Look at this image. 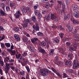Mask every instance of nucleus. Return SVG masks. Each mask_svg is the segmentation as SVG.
<instances>
[{
	"mask_svg": "<svg viewBox=\"0 0 79 79\" xmlns=\"http://www.w3.org/2000/svg\"><path fill=\"white\" fill-rule=\"evenodd\" d=\"M57 2L58 3V4H59V5H60V6L62 5V3H63V2H62V1H57Z\"/></svg>",
	"mask_w": 79,
	"mask_h": 79,
	"instance_id": "49",
	"label": "nucleus"
},
{
	"mask_svg": "<svg viewBox=\"0 0 79 79\" xmlns=\"http://www.w3.org/2000/svg\"><path fill=\"white\" fill-rule=\"evenodd\" d=\"M10 68L12 69L13 71H14L15 70V67L13 66L10 67Z\"/></svg>",
	"mask_w": 79,
	"mask_h": 79,
	"instance_id": "62",
	"label": "nucleus"
},
{
	"mask_svg": "<svg viewBox=\"0 0 79 79\" xmlns=\"http://www.w3.org/2000/svg\"><path fill=\"white\" fill-rule=\"evenodd\" d=\"M75 29H77V31H79V27L77 26L75 28Z\"/></svg>",
	"mask_w": 79,
	"mask_h": 79,
	"instance_id": "63",
	"label": "nucleus"
},
{
	"mask_svg": "<svg viewBox=\"0 0 79 79\" xmlns=\"http://www.w3.org/2000/svg\"><path fill=\"white\" fill-rule=\"evenodd\" d=\"M0 30H1V31H3L5 30V29L3 28V27L0 26Z\"/></svg>",
	"mask_w": 79,
	"mask_h": 79,
	"instance_id": "55",
	"label": "nucleus"
},
{
	"mask_svg": "<svg viewBox=\"0 0 79 79\" xmlns=\"http://www.w3.org/2000/svg\"><path fill=\"white\" fill-rule=\"evenodd\" d=\"M25 73V72H24L23 70H22V71L20 72V75H21V76H24Z\"/></svg>",
	"mask_w": 79,
	"mask_h": 79,
	"instance_id": "37",
	"label": "nucleus"
},
{
	"mask_svg": "<svg viewBox=\"0 0 79 79\" xmlns=\"http://www.w3.org/2000/svg\"><path fill=\"white\" fill-rule=\"evenodd\" d=\"M64 51V50H63V48H61L59 49L60 52H63Z\"/></svg>",
	"mask_w": 79,
	"mask_h": 79,
	"instance_id": "61",
	"label": "nucleus"
},
{
	"mask_svg": "<svg viewBox=\"0 0 79 79\" xmlns=\"http://www.w3.org/2000/svg\"><path fill=\"white\" fill-rule=\"evenodd\" d=\"M73 16L76 18H79V11L77 10L74 12Z\"/></svg>",
	"mask_w": 79,
	"mask_h": 79,
	"instance_id": "9",
	"label": "nucleus"
},
{
	"mask_svg": "<svg viewBox=\"0 0 79 79\" xmlns=\"http://www.w3.org/2000/svg\"><path fill=\"white\" fill-rule=\"evenodd\" d=\"M66 6V5H65V4H62V8L63 9H64L65 8V7Z\"/></svg>",
	"mask_w": 79,
	"mask_h": 79,
	"instance_id": "58",
	"label": "nucleus"
},
{
	"mask_svg": "<svg viewBox=\"0 0 79 79\" xmlns=\"http://www.w3.org/2000/svg\"><path fill=\"white\" fill-rule=\"evenodd\" d=\"M22 15V14L20 10L17 11L15 15V19H19L20 16Z\"/></svg>",
	"mask_w": 79,
	"mask_h": 79,
	"instance_id": "5",
	"label": "nucleus"
},
{
	"mask_svg": "<svg viewBox=\"0 0 79 79\" xmlns=\"http://www.w3.org/2000/svg\"><path fill=\"white\" fill-rule=\"evenodd\" d=\"M69 62L70 61H69L68 60H66L65 63V65L66 66H68V65H69Z\"/></svg>",
	"mask_w": 79,
	"mask_h": 79,
	"instance_id": "48",
	"label": "nucleus"
},
{
	"mask_svg": "<svg viewBox=\"0 0 79 79\" xmlns=\"http://www.w3.org/2000/svg\"><path fill=\"white\" fill-rule=\"evenodd\" d=\"M55 49H51L50 52H49L50 55L53 56V55H54V51H55Z\"/></svg>",
	"mask_w": 79,
	"mask_h": 79,
	"instance_id": "19",
	"label": "nucleus"
},
{
	"mask_svg": "<svg viewBox=\"0 0 79 79\" xmlns=\"http://www.w3.org/2000/svg\"><path fill=\"white\" fill-rule=\"evenodd\" d=\"M15 32H18L19 31V29L18 27H14L13 28Z\"/></svg>",
	"mask_w": 79,
	"mask_h": 79,
	"instance_id": "21",
	"label": "nucleus"
},
{
	"mask_svg": "<svg viewBox=\"0 0 79 79\" xmlns=\"http://www.w3.org/2000/svg\"><path fill=\"white\" fill-rule=\"evenodd\" d=\"M6 10L7 12L10 11V6H7L6 7Z\"/></svg>",
	"mask_w": 79,
	"mask_h": 79,
	"instance_id": "34",
	"label": "nucleus"
},
{
	"mask_svg": "<svg viewBox=\"0 0 79 79\" xmlns=\"http://www.w3.org/2000/svg\"><path fill=\"white\" fill-rule=\"evenodd\" d=\"M38 49L39 52L40 53H43L44 54L46 53V51H45V50L43 49L40 46L38 47Z\"/></svg>",
	"mask_w": 79,
	"mask_h": 79,
	"instance_id": "8",
	"label": "nucleus"
},
{
	"mask_svg": "<svg viewBox=\"0 0 79 79\" xmlns=\"http://www.w3.org/2000/svg\"><path fill=\"white\" fill-rule=\"evenodd\" d=\"M29 47H30V50L31 52L34 53L35 52V49L34 48L31 47V46H29Z\"/></svg>",
	"mask_w": 79,
	"mask_h": 79,
	"instance_id": "17",
	"label": "nucleus"
},
{
	"mask_svg": "<svg viewBox=\"0 0 79 79\" xmlns=\"http://www.w3.org/2000/svg\"><path fill=\"white\" fill-rule=\"evenodd\" d=\"M52 27L53 29H57V28L58 27H57V26H56L55 25H53L52 26Z\"/></svg>",
	"mask_w": 79,
	"mask_h": 79,
	"instance_id": "47",
	"label": "nucleus"
},
{
	"mask_svg": "<svg viewBox=\"0 0 79 79\" xmlns=\"http://www.w3.org/2000/svg\"><path fill=\"white\" fill-rule=\"evenodd\" d=\"M14 37L15 39H16L17 41L19 42V41H20V40H21V38L19 37V35L17 34H15L14 35Z\"/></svg>",
	"mask_w": 79,
	"mask_h": 79,
	"instance_id": "12",
	"label": "nucleus"
},
{
	"mask_svg": "<svg viewBox=\"0 0 79 79\" xmlns=\"http://www.w3.org/2000/svg\"><path fill=\"white\" fill-rule=\"evenodd\" d=\"M11 53L13 54L12 55L14 56L16 55V51L14 50H12L11 52Z\"/></svg>",
	"mask_w": 79,
	"mask_h": 79,
	"instance_id": "44",
	"label": "nucleus"
},
{
	"mask_svg": "<svg viewBox=\"0 0 79 79\" xmlns=\"http://www.w3.org/2000/svg\"><path fill=\"white\" fill-rule=\"evenodd\" d=\"M32 21L31 19H26L24 20L23 24L22 25L24 29H27L28 26V23H30Z\"/></svg>",
	"mask_w": 79,
	"mask_h": 79,
	"instance_id": "3",
	"label": "nucleus"
},
{
	"mask_svg": "<svg viewBox=\"0 0 79 79\" xmlns=\"http://www.w3.org/2000/svg\"><path fill=\"white\" fill-rule=\"evenodd\" d=\"M68 71L69 73H71V74H73V70L71 69H69L68 70Z\"/></svg>",
	"mask_w": 79,
	"mask_h": 79,
	"instance_id": "52",
	"label": "nucleus"
},
{
	"mask_svg": "<svg viewBox=\"0 0 79 79\" xmlns=\"http://www.w3.org/2000/svg\"><path fill=\"white\" fill-rule=\"evenodd\" d=\"M26 10L27 11V13L29 12L30 11H31V9L29 8V7H26Z\"/></svg>",
	"mask_w": 79,
	"mask_h": 79,
	"instance_id": "51",
	"label": "nucleus"
},
{
	"mask_svg": "<svg viewBox=\"0 0 79 79\" xmlns=\"http://www.w3.org/2000/svg\"><path fill=\"white\" fill-rule=\"evenodd\" d=\"M56 74L59 78H60V79H62V78L63 77V76H62V75L60 74V73L58 72H56Z\"/></svg>",
	"mask_w": 79,
	"mask_h": 79,
	"instance_id": "20",
	"label": "nucleus"
},
{
	"mask_svg": "<svg viewBox=\"0 0 79 79\" xmlns=\"http://www.w3.org/2000/svg\"><path fill=\"white\" fill-rule=\"evenodd\" d=\"M6 69L7 70H10V64H8L7 63H6Z\"/></svg>",
	"mask_w": 79,
	"mask_h": 79,
	"instance_id": "28",
	"label": "nucleus"
},
{
	"mask_svg": "<svg viewBox=\"0 0 79 79\" xmlns=\"http://www.w3.org/2000/svg\"><path fill=\"white\" fill-rule=\"evenodd\" d=\"M73 56V55L71 54H69L67 57V59L69 60H72V57Z\"/></svg>",
	"mask_w": 79,
	"mask_h": 79,
	"instance_id": "15",
	"label": "nucleus"
},
{
	"mask_svg": "<svg viewBox=\"0 0 79 79\" xmlns=\"http://www.w3.org/2000/svg\"><path fill=\"white\" fill-rule=\"evenodd\" d=\"M5 45L6 47L7 48H9L10 47V46H11V44L10 43H5Z\"/></svg>",
	"mask_w": 79,
	"mask_h": 79,
	"instance_id": "35",
	"label": "nucleus"
},
{
	"mask_svg": "<svg viewBox=\"0 0 79 79\" xmlns=\"http://www.w3.org/2000/svg\"><path fill=\"white\" fill-rule=\"evenodd\" d=\"M0 6L2 8L3 10H5V4L4 3L2 2L0 3Z\"/></svg>",
	"mask_w": 79,
	"mask_h": 79,
	"instance_id": "25",
	"label": "nucleus"
},
{
	"mask_svg": "<svg viewBox=\"0 0 79 79\" xmlns=\"http://www.w3.org/2000/svg\"><path fill=\"white\" fill-rule=\"evenodd\" d=\"M1 45L2 48L3 49L5 48V44L3 43H2L1 44Z\"/></svg>",
	"mask_w": 79,
	"mask_h": 79,
	"instance_id": "50",
	"label": "nucleus"
},
{
	"mask_svg": "<svg viewBox=\"0 0 79 79\" xmlns=\"http://www.w3.org/2000/svg\"><path fill=\"white\" fill-rule=\"evenodd\" d=\"M70 20L71 22H73V24H79V21L75 19L73 16H72L71 17Z\"/></svg>",
	"mask_w": 79,
	"mask_h": 79,
	"instance_id": "4",
	"label": "nucleus"
},
{
	"mask_svg": "<svg viewBox=\"0 0 79 79\" xmlns=\"http://www.w3.org/2000/svg\"><path fill=\"white\" fill-rule=\"evenodd\" d=\"M50 3L48 2H46V3L45 8L47 9H48V8H50Z\"/></svg>",
	"mask_w": 79,
	"mask_h": 79,
	"instance_id": "18",
	"label": "nucleus"
},
{
	"mask_svg": "<svg viewBox=\"0 0 79 79\" xmlns=\"http://www.w3.org/2000/svg\"><path fill=\"white\" fill-rule=\"evenodd\" d=\"M22 40L23 42H26H26H27L28 40V38L26 37H24L22 39Z\"/></svg>",
	"mask_w": 79,
	"mask_h": 79,
	"instance_id": "22",
	"label": "nucleus"
},
{
	"mask_svg": "<svg viewBox=\"0 0 79 79\" xmlns=\"http://www.w3.org/2000/svg\"><path fill=\"white\" fill-rule=\"evenodd\" d=\"M54 63L59 66H61V65H63V62L60 61H55L54 62Z\"/></svg>",
	"mask_w": 79,
	"mask_h": 79,
	"instance_id": "10",
	"label": "nucleus"
},
{
	"mask_svg": "<svg viewBox=\"0 0 79 79\" xmlns=\"http://www.w3.org/2000/svg\"><path fill=\"white\" fill-rule=\"evenodd\" d=\"M0 73L1 75H3V72H2V70L1 69H0Z\"/></svg>",
	"mask_w": 79,
	"mask_h": 79,
	"instance_id": "59",
	"label": "nucleus"
},
{
	"mask_svg": "<svg viewBox=\"0 0 79 79\" xmlns=\"http://www.w3.org/2000/svg\"><path fill=\"white\" fill-rule=\"evenodd\" d=\"M73 47H69L70 50H73V51H76V48H77V45L76 43H73Z\"/></svg>",
	"mask_w": 79,
	"mask_h": 79,
	"instance_id": "7",
	"label": "nucleus"
},
{
	"mask_svg": "<svg viewBox=\"0 0 79 79\" xmlns=\"http://www.w3.org/2000/svg\"><path fill=\"white\" fill-rule=\"evenodd\" d=\"M27 55V53L26 52H24V53L23 54V56H26Z\"/></svg>",
	"mask_w": 79,
	"mask_h": 79,
	"instance_id": "56",
	"label": "nucleus"
},
{
	"mask_svg": "<svg viewBox=\"0 0 79 79\" xmlns=\"http://www.w3.org/2000/svg\"><path fill=\"white\" fill-rule=\"evenodd\" d=\"M38 19H40L42 18V14L40 13L38 15Z\"/></svg>",
	"mask_w": 79,
	"mask_h": 79,
	"instance_id": "46",
	"label": "nucleus"
},
{
	"mask_svg": "<svg viewBox=\"0 0 79 79\" xmlns=\"http://www.w3.org/2000/svg\"><path fill=\"white\" fill-rule=\"evenodd\" d=\"M70 39V37L69 36H66V37L65 38V40L64 41V42H65L66 41H68Z\"/></svg>",
	"mask_w": 79,
	"mask_h": 79,
	"instance_id": "27",
	"label": "nucleus"
},
{
	"mask_svg": "<svg viewBox=\"0 0 79 79\" xmlns=\"http://www.w3.org/2000/svg\"><path fill=\"white\" fill-rule=\"evenodd\" d=\"M38 6L37 5H36V6H34V8L35 10H36L37 8V7H38Z\"/></svg>",
	"mask_w": 79,
	"mask_h": 79,
	"instance_id": "60",
	"label": "nucleus"
},
{
	"mask_svg": "<svg viewBox=\"0 0 79 79\" xmlns=\"http://www.w3.org/2000/svg\"><path fill=\"white\" fill-rule=\"evenodd\" d=\"M44 40L46 42H47L48 44H50V42H49V41L47 39H44Z\"/></svg>",
	"mask_w": 79,
	"mask_h": 79,
	"instance_id": "41",
	"label": "nucleus"
},
{
	"mask_svg": "<svg viewBox=\"0 0 79 79\" xmlns=\"http://www.w3.org/2000/svg\"><path fill=\"white\" fill-rule=\"evenodd\" d=\"M42 13L43 14H45L47 13V11L46 10H43L42 11Z\"/></svg>",
	"mask_w": 79,
	"mask_h": 79,
	"instance_id": "57",
	"label": "nucleus"
},
{
	"mask_svg": "<svg viewBox=\"0 0 79 79\" xmlns=\"http://www.w3.org/2000/svg\"><path fill=\"white\" fill-rule=\"evenodd\" d=\"M54 41L56 43L58 44L60 42V40L58 38H56L54 40Z\"/></svg>",
	"mask_w": 79,
	"mask_h": 79,
	"instance_id": "40",
	"label": "nucleus"
},
{
	"mask_svg": "<svg viewBox=\"0 0 79 79\" xmlns=\"http://www.w3.org/2000/svg\"><path fill=\"white\" fill-rule=\"evenodd\" d=\"M73 63V66L74 69H76V68H79V62H76V60H74Z\"/></svg>",
	"mask_w": 79,
	"mask_h": 79,
	"instance_id": "6",
	"label": "nucleus"
},
{
	"mask_svg": "<svg viewBox=\"0 0 79 79\" xmlns=\"http://www.w3.org/2000/svg\"><path fill=\"white\" fill-rule=\"evenodd\" d=\"M32 20L34 22V23H35L36 22V21L37 20V19H36V17L35 16H32Z\"/></svg>",
	"mask_w": 79,
	"mask_h": 79,
	"instance_id": "30",
	"label": "nucleus"
},
{
	"mask_svg": "<svg viewBox=\"0 0 79 79\" xmlns=\"http://www.w3.org/2000/svg\"><path fill=\"white\" fill-rule=\"evenodd\" d=\"M64 33L62 32H60L59 34V35L61 39H63V36H64Z\"/></svg>",
	"mask_w": 79,
	"mask_h": 79,
	"instance_id": "32",
	"label": "nucleus"
},
{
	"mask_svg": "<svg viewBox=\"0 0 79 79\" xmlns=\"http://www.w3.org/2000/svg\"><path fill=\"white\" fill-rule=\"evenodd\" d=\"M25 68L28 72V73H30V69L28 66H26Z\"/></svg>",
	"mask_w": 79,
	"mask_h": 79,
	"instance_id": "39",
	"label": "nucleus"
},
{
	"mask_svg": "<svg viewBox=\"0 0 79 79\" xmlns=\"http://www.w3.org/2000/svg\"><path fill=\"white\" fill-rule=\"evenodd\" d=\"M40 72L43 76H47V74H52V72L46 68L41 69L40 70Z\"/></svg>",
	"mask_w": 79,
	"mask_h": 79,
	"instance_id": "1",
	"label": "nucleus"
},
{
	"mask_svg": "<svg viewBox=\"0 0 79 79\" xmlns=\"http://www.w3.org/2000/svg\"><path fill=\"white\" fill-rule=\"evenodd\" d=\"M36 34L38 36H41V35H43V34L41 32H38Z\"/></svg>",
	"mask_w": 79,
	"mask_h": 79,
	"instance_id": "42",
	"label": "nucleus"
},
{
	"mask_svg": "<svg viewBox=\"0 0 79 79\" xmlns=\"http://www.w3.org/2000/svg\"><path fill=\"white\" fill-rule=\"evenodd\" d=\"M21 64L22 66H24L25 65L27 64V60L23 61V62H21Z\"/></svg>",
	"mask_w": 79,
	"mask_h": 79,
	"instance_id": "24",
	"label": "nucleus"
},
{
	"mask_svg": "<svg viewBox=\"0 0 79 79\" xmlns=\"http://www.w3.org/2000/svg\"><path fill=\"white\" fill-rule=\"evenodd\" d=\"M66 27L68 28V30L70 32H72V28H71L70 26H68V25H67Z\"/></svg>",
	"mask_w": 79,
	"mask_h": 79,
	"instance_id": "26",
	"label": "nucleus"
},
{
	"mask_svg": "<svg viewBox=\"0 0 79 79\" xmlns=\"http://www.w3.org/2000/svg\"><path fill=\"white\" fill-rule=\"evenodd\" d=\"M70 18V15L69 14H67L64 17V19L65 20H68Z\"/></svg>",
	"mask_w": 79,
	"mask_h": 79,
	"instance_id": "16",
	"label": "nucleus"
},
{
	"mask_svg": "<svg viewBox=\"0 0 79 79\" xmlns=\"http://www.w3.org/2000/svg\"><path fill=\"white\" fill-rule=\"evenodd\" d=\"M68 77V75L66 74V73H64V72L63 73V78H66V77Z\"/></svg>",
	"mask_w": 79,
	"mask_h": 79,
	"instance_id": "36",
	"label": "nucleus"
},
{
	"mask_svg": "<svg viewBox=\"0 0 79 79\" xmlns=\"http://www.w3.org/2000/svg\"><path fill=\"white\" fill-rule=\"evenodd\" d=\"M51 69L54 72V73H56V70L54 69L53 67L51 68Z\"/></svg>",
	"mask_w": 79,
	"mask_h": 79,
	"instance_id": "54",
	"label": "nucleus"
},
{
	"mask_svg": "<svg viewBox=\"0 0 79 79\" xmlns=\"http://www.w3.org/2000/svg\"><path fill=\"white\" fill-rule=\"evenodd\" d=\"M21 11L22 12L23 14H25L27 13V10H26V9L25 8L23 7L22 8L21 10Z\"/></svg>",
	"mask_w": 79,
	"mask_h": 79,
	"instance_id": "14",
	"label": "nucleus"
},
{
	"mask_svg": "<svg viewBox=\"0 0 79 79\" xmlns=\"http://www.w3.org/2000/svg\"><path fill=\"white\" fill-rule=\"evenodd\" d=\"M59 29L61 30V31H63L64 29L63 27H62V26L61 25H60L59 27H58Z\"/></svg>",
	"mask_w": 79,
	"mask_h": 79,
	"instance_id": "43",
	"label": "nucleus"
},
{
	"mask_svg": "<svg viewBox=\"0 0 79 79\" xmlns=\"http://www.w3.org/2000/svg\"><path fill=\"white\" fill-rule=\"evenodd\" d=\"M35 30V31H39V24L37 23L36 24V27Z\"/></svg>",
	"mask_w": 79,
	"mask_h": 79,
	"instance_id": "29",
	"label": "nucleus"
},
{
	"mask_svg": "<svg viewBox=\"0 0 79 79\" xmlns=\"http://www.w3.org/2000/svg\"><path fill=\"white\" fill-rule=\"evenodd\" d=\"M1 15H5V13L3 11V10H1Z\"/></svg>",
	"mask_w": 79,
	"mask_h": 79,
	"instance_id": "53",
	"label": "nucleus"
},
{
	"mask_svg": "<svg viewBox=\"0 0 79 79\" xmlns=\"http://www.w3.org/2000/svg\"><path fill=\"white\" fill-rule=\"evenodd\" d=\"M66 44L67 46H68L69 47V46H70L71 45V43L69 42H67L66 43Z\"/></svg>",
	"mask_w": 79,
	"mask_h": 79,
	"instance_id": "45",
	"label": "nucleus"
},
{
	"mask_svg": "<svg viewBox=\"0 0 79 79\" xmlns=\"http://www.w3.org/2000/svg\"><path fill=\"white\" fill-rule=\"evenodd\" d=\"M15 56L17 59H19V58H20L21 56V54L19 53V54L18 56V54H16L15 55Z\"/></svg>",
	"mask_w": 79,
	"mask_h": 79,
	"instance_id": "33",
	"label": "nucleus"
},
{
	"mask_svg": "<svg viewBox=\"0 0 79 79\" xmlns=\"http://www.w3.org/2000/svg\"><path fill=\"white\" fill-rule=\"evenodd\" d=\"M76 37L77 39H78V40H79V34L77 35V36H76Z\"/></svg>",
	"mask_w": 79,
	"mask_h": 79,
	"instance_id": "64",
	"label": "nucleus"
},
{
	"mask_svg": "<svg viewBox=\"0 0 79 79\" xmlns=\"http://www.w3.org/2000/svg\"><path fill=\"white\" fill-rule=\"evenodd\" d=\"M14 37L15 39H16L17 41L19 42V41H20V40H21V38L19 37V35L17 34H15L14 35Z\"/></svg>",
	"mask_w": 79,
	"mask_h": 79,
	"instance_id": "13",
	"label": "nucleus"
},
{
	"mask_svg": "<svg viewBox=\"0 0 79 79\" xmlns=\"http://www.w3.org/2000/svg\"><path fill=\"white\" fill-rule=\"evenodd\" d=\"M73 10V11L77 10V5H74V6H72Z\"/></svg>",
	"mask_w": 79,
	"mask_h": 79,
	"instance_id": "23",
	"label": "nucleus"
},
{
	"mask_svg": "<svg viewBox=\"0 0 79 79\" xmlns=\"http://www.w3.org/2000/svg\"><path fill=\"white\" fill-rule=\"evenodd\" d=\"M34 13L35 15H39V14H40V12H39V11L37 10H35L34 11Z\"/></svg>",
	"mask_w": 79,
	"mask_h": 79,
	"instance_id": "31",
	"label": "nucleus"
},
{
	"mask_svg": "<svg viewBox=\"0 0 79 79\" xmlns=\"http://www.w3.org/2000/svg\"><path fill=\"white\" fill-rule=\"evenodd\" d=\"M51 19H52V20L56 19V17L55 14L50 13L48 14V17H44V20L46 21L50 20Z\"/></svg>",
	"mask_w": 79,
	"mask_h": 79,
	"instance_id": "2",
	"label": "nucleus"
},
{
	"mask_svg": "<svg viewBox=\"0 0 79 79\" xmlns=\"http://www.w3.org/2000/svg\"><path fill=\"white\" fill-rule=\"evenodd\" d=\"M10 6L11 8H12L14 10L16 9V3L14 2H10Z\"/></svg>",
	"mask_w": 79,
	"mask_h": 79,
	"instance_id": "11",
	"label": "nucleus"
},
{
	"mask_svg": "<svg viewBox=\"0 0 79 79\" xmlns=\"http://www.w3.org/2000/svg\"><path fill=\"white\" fill-rule=\"evenodd\" d=\"M40 45L41 46L44 47V46H45V45H46V44H45V42H42L40 43Z\"/></svg>",
	"mask_w": 79,
	"mask_h": 79,
	"instance_id": "38",
	"label": "nucleus"
}]
</instances>
